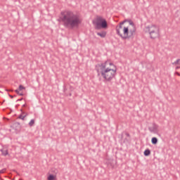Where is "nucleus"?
I'll return each mask as SVG.
<instances>
[{
	"instance_id": "f257e3e1",
	"label": "nucleus",
	"mask_w": 180,
	"mask_h": 180,
	"mask_svg": "<svg viewBox=\"0 0 180 180\" xmlns=\"http://www.w3.org/2000/svg\"><path fill=\"white\" fill-rule=\"evenodd\" d=\"M58 21L61 22L66 29L79 27V25L82 23L79 15L75 14L70 10L61 11Z\"/></svg>"
},
{
	"instance_id": "f03ea898",
	"label": "nucleus",
	"mask_w": 180,
	"mask_h": 180,
	"mask_svg": "<svg viewBox=\"0 0 180 180\" xmlns=\"http://www.w3.org/2000/svg\"><path fill=\"white\" fill-rule=\"evenodd\" d=\"M108 65H113L112 63L109 60H106L105 63L98 64L96 65V70L98 72V75H101L104 81L106 82H110L115 77H116L117 70L108 68Z\"/></svg>"
},
{
	"instance_id": "7ed1b4c3",
	"label": "nucleus",
	"mask_w": 180,
	"mask_h": 180,
	"mask_svg": "<svg viewBox=\"0 0 180 180\" xmlns=\"http://www.w3.org/2000/svg\"><path fill=\"white\" fill-rule=\"evenodd\" d=\"M126 22H127V20H124L120 22L115 28L117 34L120 36V37H121L122 40H126L131 37V35H130V32H129V27H124L123 28V25H124Z\"/></svg>"
},
{
	"instance_id": "20e7f679",
	"label": "nucleus",
	"mask_w": 180,
	"mask_h": 180,
	"mask_svg": "<svg viewBox=\"0 0 180 180\" xmlns=\"http://www.w3.org/2000/svg\"><path fill=\"white\" fill-rule=\"evenodd\" d=\"M146 33H148L150 38L155 39L160 37V27L151 25L145 27Z\"/></svg>"
},
{
	"instance_id": "39448f33",
	"label": "nucleus",
	"mask_w": 180,
	"mask_h": 180,
	"mask_svg": "<svg viewBox=\"0 0 180 180\" xmlns=\"http://www.w3.org/2000/svg\"><path fill=\"white\" fill-rule=\"evenodd\" d=\"M94 25H96L95 29L97 30H99V29H106V27H108V22L101 16L96 18V21L94 22Z\"/></svg>"
},
{
	"instance_id": "423d86ee",
	"label": "nucleus",
	"mask_w": 180,
	"mask_h": 180,
	"mask_svg": "<svg viewBox=\"0 0 180 180\" xmlns=\"http://www.w3.org/2000/svg\"><path fill=\"white\" fill-rule=\"evenodd\" d=\"M126 22H129L130 27H129V32L130 34V36L133 37V35L136 33V25H134V22L131 20H125Z\"/></svg>"
},
{
	"instance_id": "0eeeda50",
	"label": "nucleus",
	"mask_w": 180,
	"mask_h": 180,
	"mask_svg": "<svg viewBox=\"0 0 180 180\" xmlns=\"http://www.w3.org/2000/svg\"><path fill=\"white\" fill-rule=\"evenodd\" d=\"M148 130L150 133H158V125L155 123H153L152 126L148 127Z\"/></svg>"
},
{
	"instance_id": "6e6552de",
	"label": "nucleus",
	"mask_w": 180,
	"mask_h": 180,
	"mask_svg": "<svg viewBox=\"0 0 180 180\" xmlns=\"http://www.w3.org/2000/svg\"><path fill=\"white\" fill-rule=\"evenodd\" d=\"M0 151L1 153V155H4V157H6V155H8V154H9L8 149H6L5 148L0 149Z\"/></svg>"
},
{
	"instance_id": "1a4fd4ad",
	"label": "nucleus",
	"mask_w": 180,
	"mask_h": 180,
	"mask_svg": "<svg viewBox=\"0 0 180 180\" xmlns=\"http://www.w3.org/2000/svg\"><path fill=\"white\" fill-rule=\"evenodd\" d=\"M97 36H100V37H102L103 39L106 37V32L103 31L101 32H97Z\"/></svg>"
},
{
	"instance_id": "9d476101",
	"label": "nucleus",
	"mask_w": 180,
	"mask_h": 180,
	"mask_svg": "<svg viewBox=\"0 0 180 180\" xmlns=\"http://www.w3.org/2000/svg\"><path fill=\"white\" fill-rule=\"evenodd\" d=\"M143 154H144L145 157H148V155H150V154H151V150H150V149H146L143 152Z\"/></svg>"
},
{
	"instance_id": "9b49d317",
	"label": "nucleus",
	"mask_w": 180,
	"mask_h": 180,
	"mask_svg": "<svg viewBox=\"0 0 180 180\" xmlns=\"http://www.w3.org/2000/svg\"><path fill=\"white\" fill-rule=\"evenodd\" d=\"M152 144H157L158 143V139L157 137H153L151 139Z\"/></svg>"
},
{
	"instance_id": "f8f14e48",
	"label": "nucleus",
	"mask_w": 180,
	"mask_h": 180,
	"mask_svg": "<svg viewBox=\"0 0 180 180\" xmlns=\"http://www.w3.org/2000/svg\"><path fill=\"white\" fill-rule=\"evenodd\" d=\"M172 65H180V59H177L176 61L172 63Z\"/></svg>"
},
{
	"instance_id": "ddd939ff",
	"label": "nucleus",
	"mask_w": 180,
	"mask_h": 180,
	"mask_svg": "<svg viewBox=\"0 0 180 180\" xmlns=\"http://www.w3.org/2000/svg\"><path fill=\"white\" fill-rule=\"evenodd\" d=\"M48 180H56V176L53 174H50L49 176H48Z\"/></svg>"
},
{
	"instance_id": "4468645a",
	"label": "nucleus",
	"mask_w": 180,
	"mask_h": 180,
	"mask_svg": "<svg viewBox=\"0 0 180 180\" xmlns=\"http://www.w3.org/2000/svg\"><path fill=\"white\" fill-rule=\"evenodd\" d=\"M27 116V115H20L19 117H18V118H19V119H21L22 120H25V117H26Z\"/></svg>"
},
{
	"instance_id": "2eb2a0df",
	"label": "nucleus",
	"mask_w": 180,
	"mask_h": 180,
	"mask_svg": "<svg viewBox=\"0 0 180 180\" xmlns=\"http://www.w3.org/2000/svg\"><path fill=\"white\" fill-rule=\"evenodd\" d=\"M34 124V120H31L30 122H29V126L32 127Z\"/></svg>"
},
{
	"instance_id": "dca6fc26",
	"label": "nucleus",
	"mask_w": 180,
	"mask_h": 180,
	"mask_svg": "<svg viewBox=\"0 0 180 180\" xmlns=\"http://www.w3.org/2000/svg\"><path fill=\"white\" fill-rule=\"evenodd\" d=\"M15 92L17 93L18 95H20V96H23V93L19 92V90L16 89Z\"/></svg>"
},
{
	"instance_id": "f3484780",
	"label": "nucleus",
	"mask_w": 180,
	"mask_h": 180,
	"mask_svg": "<svg viewBox=\"0 0 180 180\" xmlns=\"http://www.w3.org/2000/svg\"><path fill=\"white\" fill-rule=\"evenodd\" d=\"M22 89H25V88L22 84H20L18 87V91H22Z\"/></svg>"
},
{
	"instance_id": "a211bd4d",
	"label": "nucleus",
	"mask_w": 180,
	"mask_h": 180,
	"mask_svg": "<svg viewBox=\"0 0 180 180\" xmlns=\"http://www.w3.org/2000/svg\"><path fill=\"white\" fill-rule=\"evenodd\" d=\"M4 172H6V168L0 170V174H4Z\"/></svg>"
},
{
	"instance_id": "6ab92c4d",
	"label": "nucleus",
	"mask_w": 180,
	"mask_h": 180,
	"mask_svg": "<svg viewBox=\"0 0 180 180\" xmlns=\"http://www.w3.org/2000/svg\"><path fill=\"white\" fill-rule=\"evenodd\" d=\"M10 98H11V99H13V98L16 97V95L12 96V95H9Z\"/></svg>"
},
{
	"instance_id": "aec40b11",
	"label": "nucleus",
	"mask_w": 180,
	"mask_h": 180,
	"mask_svg": "<svg viewBox=\"0 0 180 180\" xmlns=\"http://www.w3.org/2000/svg\"><path fill=\"white\" fill-rule=\"evenodd\" d=\"M125 136H127V137H130V134L126 132V133H125Z\"/></svg>"
},
{
	"instance_id": "412c9836",
	"label": "nucleus",
	"mask_w": 180,
	"mask_h": 180,
	"mask_svg": "<svg viewBox=\"0 0 180 180\" xmlns=\"http://www.w3.org/2000/svg\"><path fill=\"white\" fill-rule=\"evenodd\" d=\"M20 101H23V98H20V99H18V100H17V102H20Z\"/></svg>"
},
{
	"instance_id": "4be33fe9",
	"label": "nucleus",
	"mask_w": 180,
	"mask_h": 180,
	"mask_svg": "<svg viewBox=\"0 0 180 180\" xmlns=\"http://www.w3.org/2000/svg\"><path fill=\"white\" fill-rule=\"evenodd\" d=\"M175 74H176V75H178L179 77H180V73H179V72H176Z\"/></svg>"
},
{
	"instance_id": "5701e85b",
	"label": "nucleus",
	"mask_w": 180,
	"mask_h": 180,
	"mask_svg": "<svg viewBox=\"0 0 180 180\" xmlns=\"http://www.w3.org/2000/svg\"><path fill=\"white\" fill-rule=\"evenodd\" d=\"M21 115H22V116H25V115H27V114L25 112H22Z\"/></svg>"
},
{
	"instance_id": "b1692460",
	"label": "nucleus",
	"mask_w": 180,
	"mask_h": 180,
	"mask_svg": "<svg viewBox=\"0 0 180 180\" xmlns=\"http://www.w3.org/2000/svg\"><path fill=\"white\" fill-rule=\"evenodd\" d=\"M179 68H180V66H177V67H176V70H179Z\"/></svg>"
},
{
	"instance_id": "393cba45",
	"label": "nucleus",
	"mask_w": 180,
	"mask_h": 180,
	"mask_svg": "<svg viewBox=\"0 0 180 180\" xmlns=\"http://www.w3.org/2000/svg\"><path fill=\"white\" fill-rule=\"evenodd\" d=\"M26 107V104L22 105V108H25Z\"/></svg>"
},
{
	"instance_id": "a878e982",
	"label": "nucleus",
	"mask_w": 180,
	"mask_h": 180,
	"mask_svg": "<svg viewBox=\"0 0 180 180\" xmlns=\"http://www.w3.org/2000/svg\"><path fill=\"white\" fill-rule=\"evenodd\" d=\"M70 96H71V94H70Z\"/></svg>"
}]
</instances>
